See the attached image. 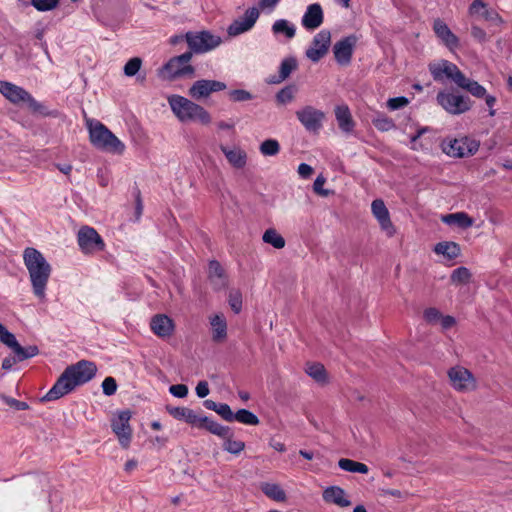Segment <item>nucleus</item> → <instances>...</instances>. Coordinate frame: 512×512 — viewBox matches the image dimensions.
<instances>
[{
  "instance_id": "obj_17",
  "label": "nucleus",
  "mask_w": 512,
  "mask_h": 512,
  "mask_svg": "<svg viewBox=\"0 0 512 512\" xmlns=\"http://www.w3.org/2000/svg\"><path fill=\"white\" fill-rule=\"evenodd\" d=\"M357 40L355 35H349L334 44L333 53L339 64L347 65L350 63Z\"/></svg>"
},
{
  "instance_id": "obj_49",
  "label": "nucleus",
  "mask_w": 512,
  "mask_h": 512,
  "mask_svg": "<svg viewBox=\"0 0 512 512\" xmlns=\"http://www.w3.org/2000/svg\"><path fill=\"white\" fill-rule=\"evenodd\" d=\"M0 399L14 410L20 411L29 409L28 403L6 396L5 394H0Z\"/></svg>"
},
{
  "instance_id": "obj_18",
  "label": "nucleus",
  "mask_w": 512,
  "mask_h": 512,
  "mask_svg": "<svg viewBox=\"0 0 512 512\" xmlns=\"http://www.w3.org/2000/svg\"><path fill=\"white\" fill-rule=\"evenodd\" d=\"M324 20L322 7L319 3L310 4L301 20L302 26L307 30H315L321 26Z\"/></svg>"
},
{
  "instance_id": "obj_22",
  "label": "nucleus",
  "mask_w": 512,
  "mask_h": 512,
  "mask_svg": "<svg viewBox=\"0 0 512 512\" xmlns=\"http://www.w3.org/2000/svg\"><path fill=\"white\" fill-rule=\"evenodd\" d=\"M371 210L375 218L378 220L381 228L393 233V224L390 220V215L385 203L382 199H375L371 204Z\"/></svg>"
},
{
  "instance_id": "obj_10",
  "label": "nucleus",
  "mask_w": 512,
  "mask_h": 512,
  "mask_svg": "<svg viewBox=\"0 0 512 512\" xmlns=\"http://www.w3.org/2000/svg\"><path fill=\"white\" fill-rule=\"evenodd\" d=\"M192 58V52H185L179 56L172 57L164 66L170 78L176 79L184 76H193L195 69L189 64Z\"/></svg>"
},
{
  "instance_id": "obj_63",
  "label": "nucleus",
  "mask_w": 512,
  "mask_h": 512,
  "mask_svg": "<svg viewBox=\"0 0 512 512\" xmlns=\"http://www.w3.org/2000/svg\"><path fill=\"white\" fill-rule=\"evenodd\" d=\"M298 173L301 177L303 178H308L312 175L313 173V168L306 164V163H301L299 166H298Z\"/></svg>"
},
{
  "instance_id": "obj_47",
  "label": "nucleus",
  "mask_w": 512,
  "mask_h": 512,
  "mask_svg": "<svg viewBox=\"0 0 512 512\" xmlns=\"http://www.w3.org/2000/svg\"><path fill=\"white\" fill-rule=\"evenodd\" d=\"M142 65V60L139 57L131 58L124 66V74L132 77L138 73Z\"/></svg>"
},
{
  "instance_id": "obj_9",
  "label": "nucleus",
  "mask_w": 512,
  "mask_h": 512,
  "mask_svg": "<svg viewBox=\"0 0 512 512\" xmlns=\"http://www.w3.org/2000/svg\"><path fill=\"white\" fill-rule=\"evenodd\" d=\"M77 242L82 253L94 254L105 249V243L99 233L90 226H82L77 233Z\"/></svg>"
},
{
  "instance_id": "obj_7",
  "label": "nucleus",
  "mask_w": 512,
  "mask_h": 512,
  "mask_svg": "<svg viewBox=\"0 0 512 512\" xmlns=\"http://www.w3.org/2000/svg\"><path fill=\"white\" fill-rule=\"evenodd\" d=\"M186 42L190 48L189 52L205 53L218 47L222 40L218 35H214L209 31L187 32L185 34Z\"/></svg>"
},
{
  "instance_id": "obj_64",
  "label": "nucleus",
  "mask_w": 512,
  "mask_h": 512,
  "mask_svg": "<svg viewBox=\"0 0 512 512\" xmlns=\"http://www.w3.org/2000/svg\"><path fill=\"white\" fill-rule=\"evenodd\" d=\"M19 362L16 355L14 357L8 356L2 361V369L10 370L15 363Z\"/></svg>"
},
{
  "instance_id": "obj_44",
  "label": "nucleus",
  "mask_w": 512,
  "mask_h": 512,
  "mask_svg": "<svg viewBox=\"0 0 512 512\" xmlns=\"http://www.w3.org/2000/svg\"><path fill=\"white\" fill-rule=\"evenodd\" d=\"M24 102L28 103V106L33 113H38L43 116L54 115L52 112L48 111V109L45 105L36 101L30 94H29V98H26V100Z\"/></svg>"
},
{
  "instance_id": "obj_23",
  "label": "nucleus",
  "mask_w": 512,
  "mask_h": 512,
  "mask_svg": "<svg viewBox=\"0 0 512 512\" xmlns=\"http://www.w3.org/2000/svg\"><path fill=\"white\" fill-rule=\"evenodd\" d=\"M433 30L438 38H440L450 49L459 45L458 37L450 30L447 24L441 19L434 20Z\"/></svg>"
},
{
  "instance_id": "obj_12",
  "label": "nucleus",
  "mask_w": 512,
  "mask_h": 512,
  "mask_svg": "<svg viewBox=\"0 0 512 512\" xmlns=\"http://www.w3.org/2000/svg\"><path fill=\"white\" fill-rule=\"evenodd\" d=\"M331 45V32L321 30L312 40L311 46L306 50V57L314 63L319 62L329 51Z\"/></svg>"
},
{
  "instance_id": "obj_25",
  "label": "nucleus",
  "mask_w": 512,
  "mask_h": 512,
  "mask_svg": "<svg viewBox=\"0 0 512 512\" xmlns=\"http://www.w3.org/2000/svg\"><path fill=\"white\" fill-rule=\"evenodd\" d=\"M345 491L339 486H330L323 491V500L328 503H333L339 507H348L351 501L345 497Z\"/></svg>"
},
{
  "instance_id": "obj_56",
  "label": "nucleus",
  "mask_w": 512,
  "mask_h": 512,
  "mask_svg": "<svg viewBox=\"0 0 512 512\" xmlns=\"http://www.w3.org/2000/svg\"><path fill=\"white\" fill-rule=\"evenodd\" d=\"M169 392L177 398H184L188 394V387L185 384L171 385Z\"/></svg>"
},
{
  "instance_id": "obj_3",
  "label": "nucleus",
  "mask_w": 512,
  "mask_h": 512,
  "mask_svg": "<svg viewBox=\"0 0 512 512\" xmlns=\"http://www.w3.org/2000/svg\"><path fill=\"white\" fill-rule=\"evenodd\" d=\"M24 264L28 270L34 295L43 300L52 268L43 254L35 248L28 247L23 253Z\"/></svg>"
},
{
  "instance_id": "obj_16",
  "label": "nucleus",
  "mask_w": 512,
  "mask_h": 512,
  "mask_svg": "<svg viewBox=\"0 0 512 512\" xmlns=\"http://www.w3.org/2000/svg\"><path fill=\"white\" fill-rule=\"evenodd\" d=\"M448 377L451 385L458 391H469L475 388V379L472 373L464 367L450 368Z\"/></svg>"
},
{
  "instance_id": "obj_51",
  "label": "nucleus",
  "mask_w": 512,
  "mask_h": 512,
  "mask_svg": "<svg viewBox=\"0 0 512 512\" xmlns=\"http://www.w3.org/2000/svg\"><path fill=\"white\" fill-rule=\"evenodd\" d=\"M375 127L381 131H389L395 127L394 122L388 117L381 116L373 121Z\"/></svg>"
},
{
  "instance_id": "obj_27",
  "label": "nucleus",
  "mask_w": 512,
  "mask_h": 512,
  "mask_svg": "<svg viewBox=\"0 0 512 512\" xmlns=\"http://www.w3.org/2000/svg\"><path fill=\"white\" fill-rule=\"evenodd\" d=\"M212 328V340L216 343L223 342L227 338V322L222 314H216L210 319Z\"/></svg>"
},
{
  "instance_id": "obj_39",
  "label": "nucleus",
  "mask_w": 512,
  "mask_h": 512,
  "mask_svg": "<svg viewBox=\"0 0 512 512\" xmlns=\"http://www.w3.org/2000/svg\"><path fill=\"white\" fill-rule=\"evenodd\" d=\"M235 420L246 425L254 426L259 424L258 417L254 413L246 409H240L236 413H234L233 421Z\"/></svg>"
},
{
  "instance_id": "obj_52",
  "label": "nucleus",
  "mask_w": 512,
  "mask_h": 512,
  "mask_svg": "<svg viewBox=\"0 0 512 512\" xmlns=\"http://www.w3.org/2000/svg\"><path fill=\"white\" fill-rule=\"evenodd\" d=\"M103 393L107 396L114 395L117 390V383L113 377H106L102 382Z\"/></svg>"
},
{
  "instance_id": "obj_24",
  "label": "nucleus",
  "mask_w": 512,
  "mask_h": 512,
  "mask_svg": "<svg viewBox=\"0 0 512 512\" xmlns=\"http://www.w3.org/2000/svg\"><path fill=\"white\" fill-rule=\"evenodd\" d=\"M220 149L225 155L228 162L235 168L241 169L246 165L247 154L240 147L229 148L225 145H220Z\"/></svg>"
},
{
  "instance_id": "obj_6",
  "label": "nucleus",
  "mask_w": 512,
  "mask_h": 512,
  "mask_svg": "<svg viewBox=\"0 0 512 512\" xmlns=\"http://www.w3.org/2000/svg\"><path fill=\"white\" fill-rule=\"evenodd\" d=\"M437 103L449 114L460 115L472 108L473 102L468 96L448 90L439 91Z\"/></svg>"
},
{
  "instance_id": "obj_35",
  "label": "nucleus",
  "mask_w": 512,
  "mask_h": 512,
  "mask_svg": "<svg viewBox=\"0 0 512 512\" xmlns=\"http://www.w3.org/2000/svg\"><path fill=\"white\" fill-rule=\"evenodd\" d=\"M272 31L274 34H284L288 39L293 38L296 33L295 26L285 19L275 21L272 25Z\"/></svg>"
},
{
  "instance_id": "obj_60",
  "label": "nucleus",
  "mask_w": 512,
  "mask_h": 512,
  "mask_svg": "<svg viewBox=\"0 0 512 512\" xmlns=\"http://www.w3.org/2000/svg\"><path fill=\"white\" fill-rule=\"evenodd\" d=\"M471 35L474 39H476L479 42H485L487 40L486 32L476 25H473L471 27Z\"/></svg>"
},
{
  "instance_id": "obj_14",
  "label": "nucleus",
  "mask_w": 512,
  "mask_h": 512,
  "mask_svg": "<svg viewBox=\"0 0 512 512\" xmlns=\"http://www.w3.org/2000/svg\"><path fill=\"white\" fill-rule=\"evenodd\" d=\"M259 10L256 7L248 8L244 15L235 19L227 28L229 36L235 37L252 29L259 18Z\"/></svg>"
},
{
  "instance_id": "obj_61",
  "label": "nucleus",
  "mask_w": 512,
  "mask_h": 512,
  "mask_svg": "<svg viewBox=\"0 0 512 512\" xmlns=\"http://www.w3.org/2000/svg\"><path fill=\"white\" fill-rule=\"evenodd\" d=\"M196 394L199 398H205L209 394V387L206 381H200L196 386Z\"/></svg>"
},
{
  "instance_id": "obj_8",
  "label": "nucleus",
  "mask_w": 512,
  "mask_h": 512,
  "mask_svg": "<svg viewBox=\"0 0 512 512\" xmlns=\"http://www.w3.org/2000/svg\"><path fill=\"white\" fill-rule=\"evenodd\" d=\"M442 151L450 157L464 158L474 155L479 148V143L468 137L444 140L441 144Z\"/></svg>"
},
{
  "instance_id": "obj_37",
  "label": "nucleus",
  "mask_w": 512,
  "mask_h": 512,
  "mask_svg": "<svg viewBox=\"0 0 512 512\" xmlns=\"http://www.w3.org/2000/svg\"><path fill=\"white\" fill-rule=\"evenodd\" d=\"M12 351L16 355L19 362L32 358L39 353V349L36 345L22 347L19 343L16 344Z\"/></svg>"
},
{
  "instance_id": "obj_34",
  "label": "nucleus",
  "mask_w": 512,
  "mask_h": 512,
  "mask_svg": "<svg viewBox=\"0 0 512 512\" xmlns=\"http://www.w3.org/2000/svg\"><path fill=\"white\" fill-rule=\"evenodd\" d=\"M306 373L318 383L325 384L327 382L325 367L320 363H308Z\"/></svg>"
},
{
  "instance_id": "obj_38",
  "label": "nucleus",
  "mask_w": 512,
  "mask_h": 512,
  "mask_svg": "<svg viewBox=\"0 0 512 512\" xmlns=\"http://www.w3.org/2000/svg\"><path fill=\"white\" fill-rule=\"evenodd\" d=\"M233 432L230 431V435L228 437H224L223 449L231 454L238 455L240 454L244 448L245 443L240 440H233Z\"/></svg>"
},
{
  "instance_id": "obj_45",
  "label": "nucleus",
  "mask_w": 512,
  "mask_h": 512,
  "mask_svg": "<svg viewBox=\"0 0 512 512\" xmlns=\"http://www.w3.org/2000/svg\"><path fill=\"white\" fill-rule=\"evenodd\" d=\"M228 302L231 309L236 313L242 310V294L239 290H231L229 292Z\"/></svg>"
},
{
  "instance_id": "obj_57",
  "label": "nucleus",
  "mask_w": 512,
  "mask_h": 512,
  "mask_svg": "<svg viewBox=\"0 0 512 512\" xmlns=\"http://www.w3.org/2000/svg\"><path fill=\"white\" fill-rule=\"evenodd\" d=\"M482 17L486 21L492 22V23L497 24V25L502 23L501 16L495 10H493V9H485L482 12Z\"/></svg>"
},
{
  "instance_id": "obj_42",
  "label": "nucleus",
  "mask_w": 512,
  "mask_h": 512,
  "mask_svg": "<svg viewBox=\"0 0 512 512\" xmlns=\"http://www.w3.org/2000/svg\"><path fill=\"white\" fill-rule=\"evenodd\" d=\"M0 342L10 348L11 350L18 343L15 335L7 330V328L0 323Z\"/></svg>"
},
{
  "instance_id": "obj_19",
  "label": "nucleus",
  "mask_w": 512,
  "mask_h": 512,
  "mask_svg": "<svg viewBox=\"0 0 512 512\" xmlns=\"http://www.w3.org/2000/svg\"><path fill=\"white\" fill-rule=\"evenodd\" d=\"M150 328L158 337L167 338L174 331V322L165 314H157L151 318Z\"/></svg>"
},
{
  "instance_id": "obj_43",
  "label": "nucleus",
  "mask_w": 512,
  "mask_h": 512,
  "mask_svg": "<svg viewBox=\"0 0 512 512\" xmlns=\"http://www.w3.org/2000/svg\"><path fill=\"white\" fill-rule=\"evenodd\" d=\"M296 88L295 86H286L282 88L278 93L276 94V100L280 104H287L291 102L294 99Z\"/></svg>"
},
{
  "instance_id": "obj_4",
  "label": "nucleus",
  "mask_w": 512,
  "mask_h": 512,
  "mask_svg": "<svg viewBox=\"0 0 512 512\" xmlns=\"http://www.w3.org/2000/svg\"><path fill=\"white\" fill-rule=\"evenodd\" d=\"M168 103L181 122L198 121L203 125L211 122V116L202 106L180 95L168 97Z\"/></svg>"
},
{
  "instance_id": "obj_21",
  "label": "nucleus",
  "mask_w": 512,
  "mask_h": 512,
  "mask_svg": "<svg viewBox=\"0 0 512 512\" xmlns=\"http://www.w3.org/2000/svg\"><path fill=\"white\" fill-rule=\"evenodd\" d=\"M166 410L175 419L183 420L189 425L198 428L202 415L194 410L188 407H173L170 405L166 406Z\"/></svg>"
},
{
  "instance_id": "obj_1",
  "label": "nucleus",
  "mask_w": 512,
  "mask_h": 512,
  "mask_svg": "<svg viewBox=\"0 0 512 512\" xmlns=\"http://www.w3.org/2000/svg\"><path fill=\"white\" fill-rule=\"evenodd\" d=\"M97 366L94 362L80 360L69 365L58 377L53 387L41 398L42 402L60 399L72 392L77 386L83 385L94 378Z\"/></svg>"
},
{
  "instance_id": "obj_5",
  "label": "nucleus",
  "mask_w": 512,
  "mask_h": 512,
  "mask_svg": "<svg viewBox=\"0 0 512 512\" xmlns=\"http://www.w3.org/2000/svg\"><path fill=\"white\" fill-rule=\"evenodd\" d=\"M89 129V138L91 143L98 149L114 153L122 154L125 145L121 142L104 124L99 121H87Z\"/></svg>"
},
{
  "instance_id": "obj_15",
  "label": "nucleus",
  "mask_w": 512,
  "mask_h": 512,
  "mask_svg": "<svg viewBox=\"0 0 512 512\" xmlns=\"http://www.w3.org/2000/svg\"><path fill=\"white\" fill-rule=\"evenodd\" d=\"M226 89V84L217 80L201 79L195 81L189 88L188 94L194 100H201L207 98L213 92H218Z\"/></svg>"
},
{
  "instance_id": "obj_54",
  "label": "nucleus",
  "mask_w": 512,
  "mask_h": 512,
  "mask_svg": "<svg viewBox=\"0 0 512 512\" xmlns=\"http://www.w3.org/2000/svg\"><path fill=\"white\" fill-rule=\"evenodd\" d=\"M408 103H409V100L406 97L400 96V97L390 98L387 101V107L390 110H397V109L407 106Z\"/></svg>"
},
{
  "instance_id": "obj_62",
  "label": "nucleus",
  "mask_w": 512,
  "mask_h": 512,
  "mask_svg": "<svg viewBox=\"0 0 512 512\" xmlns=\"http://www.w3.org/2000/svg\"><path fill=\"white\" fill-rule=\"evenodd\" d=\"M439 321H440L442 328L445 330L450 329L456 323L455 318L450 315H447V316L441 315V318L439 319Z\"/></svg>"
},
{
  "instance_id": "obj_11",
  "label": "nucleus",
  "mask_w": 512,
  "mask_h": 512,
  "mask_svg": "<svg viewBox=\"0 0 512 512\" xmlns=\"http://www.w3.org/2000/svg\"><path fill=\"white\" fill-rule=\"evenodd\" d=\"M296 117L308 132L317 133L323 126L325 113L311 105L296 111Z\"/></svg>"
},
{
  "instance_id": "obj_46",
  "label": "nucleus",
  "mask_w": 512,
  "mask_h": 512,
  "mask_svg": "<svg viewBox=\"0 0 512 512\" xmlns=\"http://www.w3.org/2000/svg\"><path fill=\"white\" fill-rule=\"evenodd\" d=\"M59 4V0H31V5L40 12L51 11Z\"/></svg>"
},
{
  "instance_id": "obj_33",
  "label": "nucleus",
  "mask_w": 512,
  "mask_h": 512,
  "mask_svg": "<svg viewBox=\"0 0 512 512\" xmlns=\"http://www.w3.org/2000/svg\"><path fill=\"white\" fill-rule=\"evenodd\" d=\"M338 466L342 470L352 472V473L367 474L369 471V468L366 464L357 462V461H354L351 459H347V458H341L338 461Z\"/></svg>"
},
{
  "instance_id": "obj_20",
  "label": "nucleus",
  "mask_w": 512,
  "mask_h": 512,
  "mask_svg": "<svg viewBox=\"0 0 512 512\" xmlns=\"http://www.w3.org/2000/svg\"><path fill=\"white\" fill-rule=\"evenodd\" d=\"M0 93L14 104L29 98V93L25 89L7 81H0Z\"/></svg>"
},
{
  "instance_id": "obj_48",
  "label": "nucleus",
  "mask_w": 512,
  "mask_h": 512,
  "mask_svg": "<svg viewBox=\"0 0 512 512\" xmlns=\"http://www.w3.org/2000/svg\"><path fill=\"white\" fill-rule=\"evenodd\" d=\"M228 95H229L230 100H232L234 102H244V101H249V100L253 99V95L249 91L244 90V89L231 90L228 93Z\"/></svg>"
},
{
  "instance_id": "obj_26",
  "label": "nucleus",
  "mask_w": 512,
  "mask_h": 512,
  "mask_svg": "<svg viewBox=\"0 0 512 512\" xmlns=\"http://www.w3.org/2000/svg\"><path fill=\"white\" fill-rule=\"evenodd\" d=\"M335 117L338 122L339 128L343 132L349 133V132L353 131L355 122L352 118L351 112L347 105L336 106Z\"/></svg>"
},
{
  "instance_id": "obj_58",
  "label": "nucleus",
  "mask_w": 512,
  "mask_h": 512,
  "mask_svg": "<svg viewBox=\"0 0 512 512\" xmlns=\"http://www.w3.org/2000/svg\"><path fill=\"white\" fill-rule=\"evenodd\" d=\"M487 4L483 0H474L470 7H469V13L470 15H481L482 12L487 9Z\"/></svg>"
},
{
  "instance_id": "obj_41",
  "label": "nucleus",
  "mask_w": 512,
  "mask_h": 512,
  "mask_svg": "<svg viewBox=\"0 0 512 512\" xmlns=\"http://www.w3.org/2000/svg\"><path fill=\"white\" fill-rule=\"evenodd\" d=\"M471 273L466 267H458L451 274V282L455 284H466L470 281Z\"/></svg>"
},
{
  "instance_id": "obj_32",
  "label": "nucleus",
  "mask_w": 512,
  "mask_h": 512,
  "mask_svg": "<svg viewBox=\"0 0 512 512\" xmlns=\"http://www.w3.org/2000/svg\"><path fill=\"white\" fill-rule=\"evenodd\" d=\"M262 492L272 500L278 502L286 501V493L280 485L275 483H263L261 485Z\"/></svg>"
},
{
  "instance_id": "obj_53",
  "label": "nucleus",
  "mask_w": 512,
  "mask_h": 512,
  "mask_svg": "<svg viewBox=\"0 0 512 512\" xmlns=\"http://www.w3.org/2000/svg\"><path fill=\"white\" fill-rule=\"evenodd\" d=\"M218 415H220L225 421L227 422H232L233 421V415L234 413L232 412L230 406L228 404H225V403H219L216 411H215Z\"/></svg>"
},
{
  "instance_id": "obj_50",
  "label": "nucleus",
  "mask_w": 512,
  "mask_h": 512,
  "mask_svg": "<svg viewBox=\"0 0 512 512\" xmlns=\"http://www.w3.org/2000/svg\"><path fill=\"white\" fill-rule=\"evenodd\" d=\"M209 277L211 279H220L221 283H224V269L222 268L221 264L216 260H212L209 263Z\"/></svg>"
},
{
  "instance_id": "obj_36",
  "label": "nucleus",
  "mask_w": 512,
  "mask_h": 512,
  "mask_svg": "<svg viewBox=\"0 0 512 512\" xmlns=\"http://www.w3.org/2000/svg\"><path fill=\"white\" fill-rule=\"evenodd\" d=\"M262 240L276 249H282L285 246V239L273 228L264 232Z\"/></svg>"
},
{
  "instance_id": "obj_29",
  "label": "nucleus",
  "mask_w": 512,
  "mask_h": 512,
  "mask_svg": "<svg viewBox=\"0 0 512 512\" xmlns=\"http://www.w3.org/2000/svg\"><path fill=\"white\" fill-rule=\"evenodd\" d=\"M441 220L447 225H455L462 229H467L474 223V220L465 212L446 214L441 217Z\"/></svg>"
},
{
  "instance_id": "obj_30",
  "label": "nucleus",
  "mask_w": 512,
  "mask_h": 512,
  "mask_svg": "<svg viewBox=\"0 0 512 512\" xmlns=\"http://www.w3.org/2000/svg\"><path fill=\"white\" fill-rule=\"evenodd\" d=\"M433 250L436 254L443 255L448 260L456 259L461 253L459 244L453 241L439 242Z\"/></svg>"
},
{
  "instance_id": "obj_55",
  "label": "nucleus",
  "mask_w": 512,
  "mask_h": 512,
  "mask_svg": "<svg viewBox=\"0 0 512 512\" xmlns=\"http://www.w3.org/2000/svg\"><path fill=\"white\" fill-rule=\"evenodd\" d=\"M441 315H442L441 312L437 308H434V307L427 308L424 311V319L429 324L437 323L439 321V319L441 318Z\"/></svg>"
},
{
  "instance_id": "obj_13",
  "label": "nucleus",
  "mask_w": 512,
  "mask_h": 512,
  "mask_svg": "<svg viewBox=\"0 0 512 512\" xmlns=\"http://www.w3.org/2000/svg\"><path fill=\"white\" fill-rule=\"evenodd\" d=\"M131 413L128 410L121 411L118 416L112 420V431L117 435L120 445L127 449L131 442L132 429L129 425Z\"/></svg>"
},
{
  "instance_id": "obj_40",
  "label": "nucleus",
  "mask_w": 512,
  "mask_h": 512,
  "mask_svg": "<svg viewBox=\"0 0 512 512\" xmlns=\"http://www.w3.org/2000/svg\"><path fill=\"white\" fill-rule=\"evenodd\" d=\"M259 149L264 156H275L280 151V144L275 139H267L261 143Z\"/></svg>"
},
{
  "instance_id": "obj_2",
  "label": "nucleus",
  "mask_w": 512,
  "mask_h": 512,
  "mask_svg": "<svg viewBox=\"0 0 512 512\" xmlns=\"http://www.w3.org/2000/svg\"><path fill=\"white\" fill-rule=\"evenodd\" d=\"M429 71L433 79L437 82H444L445 78L454 82L459 88L466 90L476 98L486 96V89L477 81L467 78L456 64L441 60L439 62L430 63Z\"/></svg>"
},
{
  "instance_id": "obj_28",
  "label": "nucleus",
  "mask_w": 512,
  "mask_h": 512,
  "mask_svg": "<svg viewBox=\"0 0 512 512\" xmlns=\"http://www.w3.org/2000/svg\"><path fill=\"white\" fill-rule=\"evenodd\" d=\"M198 428L205 429L208 432L221 438L228 437L230 435V431L232 430L230 427L221 425L220 423L203 415L201 417Z\"/></svg>"
},
{
  "instance_id": "obj_31",
  "label": "nucleus",
  "mask_w": 512,
  "mask_h": 512,
  "mask_svg": "<svg viewBox=\"0 0 512 512\" xmlns=\"http://www.w3.org/2000/svg\"><path fill=\"white\" fill-rule=\"evenodd\" d=\"M297 60L294 57L285 58L279 67V74L277 78L271 80V83H281L286 80L290 74L296 70Z\"/></svg>"
},
{
  "instance_id": "obj_59",
  "label": "nucleus",
  "mask_w": 512,
  "mask_h": 512,
  "mask_svg": "<svg viewBox=\"0 0 512 512\" xmlns=\"http://www.w3.org/2000/svg\"><path fill=\"white\" fill-rule=\"evenodd\" d=\"M325 181H326L325 178L321 175L315 179V181L313 183V190L316 194L321 195V196L329 195V191L323 189V185L325 184Z\"/></svg>"
}]
</instances>
